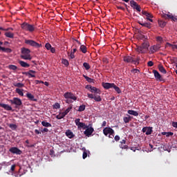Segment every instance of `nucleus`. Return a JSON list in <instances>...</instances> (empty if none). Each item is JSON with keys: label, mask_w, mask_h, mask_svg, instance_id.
I'll return each mask as SVG.
<instances>
[{"label": "nucleus", "mask_w": 177, "mask_h": 177, "mask_svg": "<svg viewBox=\"0 0 177 177\" xmlns=\"http://www.w3.org/2000/svg\"><path fill=\"white\" fill-rule=\"evenodd\" d=\"M149 46H150L149 41H145L140 46L137 47L136 50L138 53H146V52L149 50Z\"/></svg>", "instance_id": "1"}, {"label": "nucleus", "mask_w": 177, "mask_h": 177, "mask_svg": "<svg viewBox=\"0 0 177 177\" xmlns=\"http://www.w3.org/2000/svg\"><path fill=\"white\" fill-rule=\"evenodd\" d=\"M30 53H31L30 49L22 48L21 57L24 59V60H31V55Z\"/></svg>", "instance_id": "2"}, {"label": "nucleus", "mask_w": 177, "mask_h": 177, "mask_svg": "<svg viewBox=\"0 0 177 177\" xmlns=\"http://www.w3.org/2000/svg\"><path fill=\"white\" fill-rule=\"evenodd\" d=\"M21 28L24 30V31H29V32H34V31H35V26L31 25L27 22L21 24Z\"/></svg>", "instance_id": "3"}, {"label": "nucleus", "mask_w": 177, "mask_h": 177, "mask_svg": "<svg viewBox=\"0 0 177 177\" xmlns=\"http://www.w3.org/2000/svg\"><path fill=\"white\" fill-rule=\"evenodd\" d=\"M124 62L125 63H131L132 64H139V58H137L136 59H133L131 56L126 55L123 57Z\"/></svg>", "instance_id": "4"}, {"label": "nucleus", "mask_w": 177, "mask_h": 177, "mask_svg": "<svg viewBox=\"0 0 177 177\" xmlns=\"http://www.w3.org/2000/svg\"><path fill=\"white\" fill-rule=\"evenodd\" d=\"M25 44H26V45H30L33 48H42V44L37 43V41L31 39L25 40Z\"/></svg>", "instance_id": "5"}, {"label": "nucleus", "mask_w": 177, "mask_h": 177, "mask_svg": "<svg viewBox=\"0 0 177 177\" xmlns=\"http://www.w3.org/2000/svg\"><path fill=\"white\" fill-rule=\"evenodd\" d=\"M161 17H162V19H165V20L171 19L172 21H177V17L173 16L172 14L169 12L168 14H165V13L161 14Z\"/></svg>", "instance_id": "6"}, {"label": "nucleus", "mask_w": 177, "mask_h": 177, "mask_svg": "<svg viewBox=\"0 0 177 177\" xmlns=\"http://www.w3.org/2000/svg\"><path fill=\"white\" fill-rule=\"evenodd\" d=\"M80 121H81V119H80V118H77L75 120V125L77 126V129H86V128H88V126L86 124H85V123L80 122Z\"/></svg>", "instance_id": "7"}, {"label": "nucleus", "mask_w": 177, "mask_h": 177, "mask_svg": "<svg viewBox=\"0 0 177 177\" xmlns=\"http://www.w3.org/2000/svg\"><path fill=\"white\" fill-rule=\"evenodd\" d=\"M10 102L11 104H15L16 109H17V107H19V106H21V104H23L21 100L17 97H14L12 100H10Z\"/></svg>", "instance_id": "8"}, {"label": "nucleus", "mask_w": 177, "mask_h": 177, "mask_svg": "<svg viewBox=\"0 0 177 177\" xmlns=\"http://www.w3.org/2000/svg\"><path fill=\"white\" fill-rule=\"evenodd\" d=\"M87 96L89 99H94L95 102H102V97L97 94L87 93Z\"/></svg>", "instance_id": "9"}, {"label": "nucleus", "mask_w": 177, "mask_h": 177, "mask_svg": "<svg viewBox=\"0 0 177 177\" xmlns=\"http://www.w3.org/2000/svg\"><path fill=\"white\" fill-rule=\"evenodd\" d=\"M103 133L105 136H107L108 135L113 136V135H114V130L111 127H106L103 129Z\"/></svg>", "instance_id": "10"}, {"label": "nucleus", "mask_w": 177, "mask_h": 177, "mask_svg": "<svg viewBox=\"0 0 177 177\" xmlns=\"http://www.w3.org/2000/svg\"><path fill=\"white\" fill-rule=\"evenodd\" d=\"M65 99H71V100H77L76 96L71 92H66L64 94Z\"/></svg>", "instance_id": "11"}, {"label": "nucleus", "mask_w": 177, "mask_h": 177, "mask_svg": "<svg viewBox=\"0 0 177 177\" xmlns=\"http://www.w3.org/2000/svg\"><path fill=\"white\" fill-rule=\"evenodd\" d=\"M9 151L10 153H12V154H17L19 156H20V154H21V153H23V151H21V150H20L19 148H17L16 147H11L9 149Z\"/></svg>", "instance_id": "12"}, {"label": "nucleus", "mask_w": 177, "mask_h": 177, "mask_svg": "<svg viewBox=\"0 0 177 177\" xmlns=\"http://www.w3.org/2000/svg\"><path fill=\"white\" fill-rule=\"evenodd\" d=\"M95 129L93 127H89L87 126V128H86V130L84 131V133L86 135V136H88L89 138L92 133H93Z\"/></svg>", "instance_id": "13"}, {"label": "nucleus", "mask_w": 177, "mask_h": 177, "mask_svg": "<svg viewBox=\"0 0 177 177\" xmlns=\"http://www.w3.org/2000/svg\"><path fill=\"white\" fill-rule=\"evenodd\" d=\"M142 132L143 133H145V135H151V133H153V127H143Z\"/></svg>", "instance_id": "14"}, {"label": "nucleus", "mask_w": 177, "mask_h": 177, "mask_svg": "<svg viewBox=\"0 0 177 177\" xmlns=\"http://www.w3.org/2000/svg\"><path fill=\"white\" fill-rule=\"evenodd\" d=\"M161 48V44H158L156 45L152 46L149 48L151 53H156Z\"/></svg>", "instance_id": "15"}, {"label": "nucleus", "mask_w": 177, "mask_h": 177, "mask_svg": "<svg viewBox=\"0 0 177 177\" xmlns=\"http://www.w3.org/2000/svg\"><path fill=\"white\" fill-rule=\"evenodd\" d=\"M153 74L156 80V81H164V78H162V77L161 76V75L160 74V73H158L157 71L153 70Z\"/></svg>", "instance_id": "16"}, {"label": "nucleus", "mask_w": 177, "mask_h": 177, "mask_svg": "<svg viewBox=\"0 0 177 177\" xmlns=\"http://www.w3.org/2000/svg\"><path fill=\"white\" fill-rule=\"evenodd\" d=\"M35 71L30 70L28 72H24L23 74H24L25 75H28V78H35Z\"/></svg>", "instance_id": "17"}, {"label": "nucleus", "mask_w": 177, "mask_h": 177, "mask_svg": "<svg viewBox=\"0 0 177 177\" xmlns=\"http://www.w3.org/2000/svg\"><path fill=\"white\" fill-rule=\"evenodd\" d=\"M102 86L104 89H110V88H113V86H114V83H102Z\"/></svg>", "instance_id": "18"}, {"label": "nucleus", "mask_w": 177, "mask_h": 177, "mask_svg": "<svg viewBox=\"0 0 177 177\" xmlns=\"http://www.w3.org/2000/svg\"><path fill=\"white\" fill-rule=\"evenodd\" d=\"M132 118H133V117L129 115H126V117L123 118V121L124 122H125V124H128V122H129L130 121H132Z\"/></svg>", "instance_id": "19"}, {"label": "nucleus", "mask_w": 177, "mask_h": 177, "mask_svg": "<svg viewBox=\"0 0 177 177\" xmlns=\"http://www.w3.org/2000/svg\"><path fill=\"white\" fill-rule=\"evenodd\" d=\"M90 92H91V93H94L95 95H97V93H98V95H100V91L99 88L95 87V86H92Z\"/></svg>", "instance_id": "20"}, {"label": "nucleus", "mask_w": 177, "mask_h": 177, "mask_svg": "<svg viewBox=\"0 0 177 177\" xmlns=\"http://www.w3.org/2000/svg\"><path fill=\"white\" fill-rule=\"evenodd\" d=\"M66 136L69 138V139H73V138H74L75 136L74 135V133H73V131H71V130H67L66 131Z\"/></svg>", "instance_id": "21"}, {"label": "nucleus", "mask_w": 177, "mask_h": 177, "mask_svg": "<svg viewBox=\"0 0 177 177\" xmlns=\"http://www.w3.org/2000/svg\"><path fill=\"white\" fill-rule=\"evenodd\" d=\"M165 48H171V49H173V50H175V49H177V43H176L175 44L167 43Z\"/></svg>", "instance_id": "22"}, {"label": "nucleus", "mask_w": 177, "mask_h": 177, "mask_svg": "<svg viewBox=\"0 0 177 177\" xmlns=\"http://www.w3.org/2000/svg\"><path fill=\"white\" fill-rule=\"evenodd\" d=\"M26 97H28L29 100H32V102H37V99L35 98L34 95L30 93H26Z\"/></svg>", "instance_id": "23"}, {"label": "nucleus", "mask_w": 177, "mask_h": 177, "mask_svg": "<svg viewBox=\"0 0 177 177\" xmlns=\"http://www.w3.org/2000/svg\"><path fill=\"white\" fill-rule=\"evenodd\" d=\"M128 114L130 115H134V117H138L139 115V113L138 111H133V110H129L127 111Z\"/></svg>", "instance_id": "24"}, {"label": "nucleus", "mask_w": 177, "mask_h": 177, "mask_svg": "<svg viewBox=\"0 0 177 177\" xmlns=\"http://www.w3.org/2000/svg\"><path fill=\"white\" fill-rule=\"evenodd\" d=\"M1 107L4 109V110H7V111H12V106L6 104H3V105H1Z\"/></svg>", "instance_id": "25"}, {"label": "nucleus", "mask_w": 177, "mask_h": 177, "mask_svg": "<svg viewBox=\"0 0 177 177\" xmlns=\"http://www.w3.org/2000/svg\"><path fill=\"white\" fill-rule=\"evenodd\" d=\"M158 26H159L160 27H161V28H164V27H165V26H167V22H165V21H162V20H161V19H159V20L158 21Z\"/></svg>", "instance_id": "26"}, {"label": "nucleus", "mask_w": 177, "mask_h": 177, "mask_svg": "<svg viewBox=\"0 0 177 177\" xmlns=\"http://www.w3.org/2000/svg\"><path fill=\"white\" fill-rule=\"evenodd\" d=\"M158 70L160 73H162V74H167V70H165V68H164L162 65H158Z\"/></svg>", "instance_id": "27"}, {"label": "nucleus", "mask_w": 177, "mask_h": 177, "mask_svg": "<svg viewBox=\"0 0 177 177\" xmlns=\"http://www.w3.org/2000/svg\"><path fill=\"white\" fill-rule=\"evenodd\" d=\"M80 50L83 53H86L88 52V48H86L85 45H81Z\"/></svg>", "instance_id": "28"}, {"label": "nucleus", "mask_w": 177, "mask_h": 177, "mask_svg": "<svg viewBox=\"0 0 177 177\" xmlns=\"http://www.w3.org/2000/svg\"><path fill=\"white\" fill-rule=\"evenodd\" d=\"M4 35L7 38H15V34L13 32H6L4 33Z\"/></svg>", "instance_id": "29"}, {"label": "nucleus", "mask_w": 177, "mask_h": 177, "mask_svg": "<svg viewBox=\"0 0 177 177\" xmlns=\"http://www.w3.org/2000/svg\"><path fill=\"white\" fill-rule=\"evenodd\" d=\"M139 24H140V26H142V27H146L147 28H151V23H139Z\"/></svg>", "instance_id": "30"}, {"label": "nucleus", "mask_w": 177, "mask_h": 177, "mask_svg": "<svg viewBox=\"0 0 177 177\" xmlns=\"http://www.w3.org/2000/svg\"><path fill=\"white\" fill-rule=\"evenodd\" d=\"M41 125H43V127H45L46 128H50L52 127V124L46 121H42L41 122Z\"/></svg>", "instance_id": "31"}, {"label": "nucleus", "mask_w": 177, "mask_h": 177, "mask_svg": "<svg viewBox=\"0 0 177 177\" xmlns=\"http://www.w3.org/2000/svg\"><path fill=\"white\" fill-rule=\"evenodd\" d=\"M19 64H20V66H21V67H25V68L30 67V64H28L24 61H19Z\"/></svg>", "instance_id": "32"}, {"label": "nucleus", "mask_w": 177, "mask_h": 177, "mask_svg": "<svg viewBox=\"0 0 177 177\" xmlns=\"http://www.w3.org/2000/svg\"><path fill=\"white\" fill-rule=\"evenodd\" d=\"M147 19L149 20V21H151V23H153V15L150 12L147 13L146 15Z\"/></svg>", "instance_id": "33"}, {"label": "nucleus", "mask_w": 177, "mask_h": 177, "mask_svg": "<svg viewBox=\"0 0 177 177\" xmlns=\"http://www.w3.org/2000/svg\"><path fill=\"white\" fill-rule=\"evenodd\" d=\"M14 86H15L16 88H24V84L23 83H13Z\"/></svg>", "instance_id": "34"}, {"label": "nucleus", "mask_w": 177, "mask_h": 177, "mask_svg": "<svg viewBox=\"0 0 177 177\" xmlns=\"http://www.w3.org/2000/svg\"><path fill=\"white\" fill-rule=\"evenodd\" d=\"M24 89L16 88L15 92L19 95V96H24V93H23Z\"/></svg>", "instance_id": "35"}, {"label": "nucleus", "mask_w": 177, "mask_h": 177, "mask_svg": "<svg viewBox=\"0 0 177 177\" xmlns=\"http://www.w3.org/2000/svg\"><path fill=\"white\" fill-rule=\"evenodd\" d=\"M162 135L165 136L167 138H169V136H174V133L172 132H162Z\"/></svg>", "instance_id": "36"}, {"label": "nucleus", "mask_w": 177, "mask_h": 177, "mask_svg": "<svg viewBox=\"0 0 177 177\" xmlns=\"http://www.w3.org/2000/svg\"><path fill=\"white\" fill-rule=\"evenodd\" d=\"M66 117V115L64 113V112L60 113L59 115L56 116V118L57 120H62V118H64Z\"/></svg>", "instance_id": "37"}, {"label": "nucleus", "mask_w": 177, "mask_h": 177, "mask_svg": "<svg viewBox=\"0 0 177 177\" xmlns=\"http://www.w3.org/2000/svg\"><path fill=\"white\" fill-rule=\"evenodd\" d=\"M113 89L117 92V93H121V89H120V87L117 86L115 84H113V86H112Z\"/></svg>", "instance_id": "38"}, {"label": "nucleus", "mask_w": 177, "mask_h": 177, "mask_svg": "<svg viewBox=\"0 0 177 177\" xmlns=\"http://www.w3.org/2000/svg\"><path fill=\"white\" fill-rule=\"evenodd\" d=\"M72 109H73V105H70L69 107H68V109H66V111L64 112V115H67L68 113H70Z\"/></svg>", "instance_id": "39"}, {"label": "nucleus", "mask_w": 177, "mask_h": 177, "mask_svg": "<svg viewBox=\"0 0 177 177\" xmlns=\"http://www.w3.org/2000/svg\"><path fill=\"white\" fill-rule=\"evenodd\" d=\"M8 127H9V128L12 129L13 131H15V129H17V125H16L15 124H10L8 125Z\"/></svg>", "instance_id": "40"}, {"label": "nucleus", "mask_w": 177, "mask_h": 177, "mask_svg": "<svg viewBox=\"0 0 177 177\" xmlns=\"http://www.w3.org/2000/svg\"><path fill=\"white\" fill-rule=\"evenodd\" d=\"M83 66L86 70H89L91 68V65H89L88 62L83 63Z\"/></svg>", "instance_id": "41"}, {"label": "nucleus", "mask_w": 177, "mask_h": 177, "mask_svg": "<svg viewBox=\"0 0 177 177\" xmlns=\"http://www.w3.org/2000/svg\"><path fill=\"white\" fill-rule=\"evenodd\" d=\"M156 41L157 42H159V44H162V42H164V40L162 39V37H161V36L156 37Z\"/></svg>", "instance_id": "42"}, {"label": "nucleus", "mask_w": 177, "mask_h": 177, "mask_svg": "<svg viewBox=\"0 0 177 177\" xmlns=\"http://www.w3.org/2000/svg\"><path fill=\"white\" fill-rule=\"evenodd\" d=\"M8 68L10 70L16 71V70H17V66L16 65H9Z\"/></svg>", "instance_id": "43"}, {"label": "nucleus", "mask_w": 177, "mask_h": 177, "mask_svg": "<svg viewBox=\"0 0 177 177\" xmlns=\"http://www.w3.org/2000/svg\"><path fill=\"white\" fill-rule=\"evenodd\" d=\"M85 104H82V105H80L79 106V109L77 110L78 111H85Z\"/></svg>", "instance_id": "44"}, {"label": "nucleus", "mask_w": 177, "mask_h": 177, "mask_svg": "<svg viewBox=\"0 0 177 177\" xmlns=\"http://www.w3.org/2000/svg\"><path fill=\"white\" fill-rule=\"evenodd\" d=\"M84 77L85 78L86 81H87L88 82H93V79H91V77L85 75H84Z\"/></svg>", "instance_id": "45"}, {"label": "nucleus", "mask_w": 177, "mask_h": 177, "mask_svg": "<svg viewBox=\"0 0 177 177\" xmlns=\"http://www.w3.org/2000/svg\"><path fill=\"white\" fill-rule=\"evenodd\" d=\"M45 48L47 49V50H50V48H52V45L49 43H46L45 45Z\"/></svg>", "instance_id": "46"}, {"label": "nucleus", "mask_w": 177, "mask_h": 177, "mask_svg": "<svg viewBox=\"0 0 177 177\" xmlns=\"http://www.w3.org/2000/svg\"><path fill=\"white\" fill-rule=\"evenodd\" d=\"M130 5L131 6H137L138 3H136V1L131 0L130 1Z\"/></svg>", "instance_id": "47"}, {"label": "nucleus", "mask_w": 177, "mask_h": 177, "mask_svg": "<svg viewBox=\"0 0 177 177\" xmlns=\"http://www.w3.org/2000/svg\"><path fill=\"white\" fill-rule=\"evenodd\" d=\"M60 107V104H59V103H55L53 106V109H59Z\"/></svg>", "instance_id": "48"}, {"label": "nucleus", "mask_w": 177, "mask_h": 177, "mask_svg": "<svg viewBox=\"0 0 177 177\" xmlns=\"http://www.w3.org/2000/svg\"><path fill=\"white\" fill-rule=\"evenodd\" d=\"M62 63L64 64V66H68V61L67 59H62Z\"/></svg>", "instance_id": "49"}, {"label": "nucleus", "mask_w": 177, "mask_h": 177, "mask_svg": "<svg viewBox=\"0 0 177 177\" xmlns=\"http://www.w3.org/2000/svg\"><path fill=\"white\" fill-rule=\"evenodd\" d=\"M147 66L149 67H153L154 66V63L153 62V61H149L147 63Z\"/></svg>", "instance_id": "50"}, {"label": "nucleus", "mask_w": 177, "mask_h": 177, "mask_svg": "<svg viewBox=\"0 0 177 177\" xmlns=\"http://www.w3.org/2000/svg\"><path fill=\"white\" fill-rule=\"evenodd\" d=\"M82 157H83V159H84V160H85V158H86L88 157V153L86 152V151H84L83 152V156H82Z\"/></svg>", "instance_id": "51"}, {"label": "nucleus", "mask_w": 177, "mask_h": 177, "mask_svg": "<svg viewBox=\"0 0 177 177\" xmlns=\"http://www.w3.org/2000/svg\"><path fill=\"white\" fill-rule=\"evenodd\" d=\"M16 168V165H12L10 168L11 172H15V169Z\"/></svg>", "instance_id": "52"}, {"label": "nucleus", "mask_w": 177, "mask_h": 177, "mask_svg": "<svg viewBox=\"0 0 177 177\" xmlns=\"http://www.w3.org/2000/svg\"><path fill=\"white\" fill-rule=\"evenodd\" d=\"M135 9H136V10L138 11V12H140V6H139V5H136V6H135Z\"/></svg>", "instance_id": "53"}, {"label": "nucleus", "mask_w": 177, "mask_h": 177, "mask_svg": "<svg viewBox=\"0 0 177 177\" xmlns=\"http://www.w3.org/2000/svg\"><path fill=\"white\" fill-rule=\"evenodd\" d=\"M5 52H6V53H12V49L7 48H6Z\"/></svg>", "instance_id": "54"}, {"label": "nucleus", "mask_w": 177, "mask_h": 177, "mask_svg": "<svg viewBox=\"0 0 177 177\" xmlns=\"http://www.w3.org/2000/svg\"><path fill=\"white\" fill-rule=\"evenodd\" d=\"M41 132H42V133H44V132H49V129H48V128H44L41 130Z\"/></svg>", "instance_id": "55"}, {"label": "nucleus", "mask_w": 177, "mask_h": 177, "mask_svg": "<svg viewBox=\"0 0 177 177\" xmlns=\"http://www.w3.org/2000/svg\"><path fill=\"white\" fill-rule=\"evenodd\" d=\"M171 125H172V127H174V128L177 129V122H173L171 123Z\"/></svg>", "instance_id": "56"}, {"label": "nucleus", "mask_w": 177, "mask_h": 177, "mask_svg": "<svg viewBox=\"0 0 177 177\" xmlns=\"http://www.w3.org/2000/svg\"><path fill=\"white\" fill-rule=\"evenodd\" d=\"M69 57L70 59H74L75 57V55H74V53H71Z\"/></svg>", "instance_id": "57"}, {"label": "nucleus", "mask_w": 177, "mask_h": 177, "mask_svg": "<svg viewBox=\"0 0 177 177\" xmlns=\"http://www.w3.org/2000/svg\"><path fill=\"white\" fill-rule=\"evenodd\" d=\"M50 50L51 53H55V52H56V49L53 47H51L50 48Z\"/></svg>", "instance_id": "58"}, {"label": "nucleus", "mask_w": 177, "mask_h": 177, "mask_svg": "<svg viewBox=\"0 0 177 177\" xmlns=\"http://www.w3.org/2000/svg\"><path fill=\"white\" fill-rule=\"evenodd\" d=\"M103 62H104V63H105L106 64H109V59H107V58H104V59H103Z\"/></svg>", "instance_id": "59"}, {"label": "nucleus", "mask_w": 177, "mask_h": 177, "mask_svg": "<svg viewBox=\"0 0 177 177\" xmlns=\"http://www.w3.org/2000/svg\"><path fill=\"white\" fill-rule=\"evenodd\" d=\"M66 103H68V104H70V103H73V100L70 99H66Z\"/></svg>", "instance_id": "60"}, {"label": "nucleus", "mask_w": 177, "mask_h": 177, "mask_svg": "<svg viewBox=\"0 0 177 177\" xmlns=\"http://www.w3.org/2000/svg\"><path fill=\"white\" fill-rule=\"evenodd\" d=\"M120 148L121 149H128L129 148V147H128V145H121L120 146Z\"/></svg>", "instance_id": "61"}, {"label": "nucleus", "mask_w": 177, "mask_h": 177, "mask_svg": "<svg viewBox=\"0 0 177 177\" xmlns=\"http://www.w3.org/2000/svg\"><path fill=\"white\" fill-rule=\"evenodd\" d=\"M140 39H145V40H146V39H147V36H145V35H142L140 36Z\"/></svg>", "instance_id": "62"}, {"label": "nucleus", "mask_w": 177, "mask_h": 177, "mask_svg": "<svg viewBox=\"0 0 177 177\" xmlns=\"http://www.w3.org/2000/svg\"><path fill=\"white\" fill-rule=\"evenodd\" d=\"M91 88H92V86H91V85H87L86 86V89H88V91H91Z\"/></svg>", "instance_id": "63"}, {"label": "nucleus", "mask_w": 177, "mask_h": 177, "mask_svg": "<svg viewBox=\"0 0 177 177\" xmlns=\"http://www.w3.org/2000/svg\"><path fill=\"white\" fill-rule=\"evenodd\" d=\"M114 139L116 142H118V140H120V137L118 136H115Z\"/></svg>", "instance_id": "64"}]
</instances>
